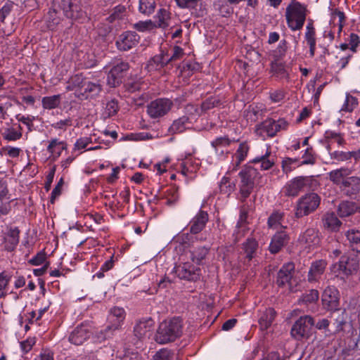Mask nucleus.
Listing matches in <instances>:
<instances>
[{
  "mask_svg": "<svg viewBox=\"0 0 360 360\" xmlns=\"http://www.w3.org/2000/svg\"><path fill=\"white\" fill-rule=\"evenodd\" d=\"M219 188L221 194L229 196L235 191L236 184L233 181H231L229 177L224 176L219 182Z\"/></svg>",
  "mask_w": 360,
  "mask_h": 360,
  "instance_id": "nucleus-35",
  "label": "nucleus"
},
{
  "mask_svg": "<svg viewBox=\"0 0 360 360\" xmlns=\"http://www.w3.org/2000/svg\"><path fill=\"white\" fill-rule=\"evenodd\" d=\"M240 254L244 255V263L248 264L257 255L259 243L255 238L248 237L242 244Z\"/></svg>",
  "mask_w": 360,
  "mask_h": 360,
  "instance_id": "nucleus-20",
  "label": "nucleus"
},
{
  "mask_svg": "<svg viewBox=\"0 0 360 360\" xmlns=\"http://www.w3.org/2000/svg\"><path fill=\"white\" fill-rule=\"evenodd\" d=\"M167 64H169V61L167 58V52L161 51L160 54L154 56L148 60L146 69L149 72L158 70L165 67Z\"/></svg>",
  "mask_w": 360,
  "mask_h": 360,
  "instance_id": "nucleus-26",
  "label": "nucleus"
},
{
  "mask_svg": "<svg viewBox=\"0 0 360 360\" xmlns=\"http://www.w3.org/2000/svg\"><path fill=\"white\" fill-rule=\"evenodd\" d=\"M271 71L276 77L280 79L288 78V73L285 65L281 63L274 62L271 63Z\"/></svg>",
  "mask_w": 360,
  "mask_h": 360,
  "instance_id": "nucleus-47",
  "label": "nucleus"
},
{
  "mask_svg": "<svg viewBox=\"0 0 360 360\" xmlns=\"http://www.w3.org/2000/svg\"><path fill=\"white\" fill-rule=\"evenodd\" d=\"M91 335V327L87 323H82L72 331V335L76 338H89Z\"/></svg>",
  "mask_w": 360,
  "mask_h": 360,
  "instance_id": "nucleus-46",
  "label": "nucleus"
},
{
  "mask_svg": "<svg viewBox=\"0 0 360 360\" xmlns=\"http://www.w3.org/2000/svg\"><path fill=\"white\" fill-rule=\"evenodd\" d=\"M305 40L307 43V44L309 46V56L310 57H314L315 55V51H316V32H306L304 34Z\"/></svg>",
  "mask_w": 360,
  "mask_h": 360,
  "instance_id": "nucleus-49",
  "label": "nucleus"
},
{
  "mask_svg": "<svg viewBox=\"0 0 360 360\" xmlns=\"http://www.w3.org/2000/svg\"><path fill=\"white\" fill-rule=\"evenodd\" d=\"M300 165L297 158H285L282 161V169L285 174L291 172Z\"/></svg>",
  "mask_w": 360,
  "mask_h": 360,
  "instance_id": "nucleus-45",
  "label": "nucleus"
},
{
  "mask_svg": "<svg viewBox=\"0 0 360 360\" xmlns=\"http://www.w3.org/2000/svg\"><path fill=\"white\" fill-rule=\"evenodd\" d=\"M322 302L328 310H336L339 305V292L334 286H328L322 295Z\"/></svg>",
  "mask_w": 360,
  "mask_h": 360,
  "instance_id": "nucleus-17",
  "label": "nucleus"
},
{
  "mask_svg": "<svg viewBox=\"0 0 360 360\" xmlns=\"http://www.w3.org/2000/svg\"><path fill=\"white\" fill-rule=\"evenodd\" d=\"M322 221L324 228L331 231H338L342 224L334 212L326 213Z\"/></svg>",
  "mask_w": 360,
  "mask_h": 360,
  "instance_id": "nucleus-29",
  "label": "nucleus"
},
{
  "mask_svg": "<svg viewBox=\"0 0 360 360\" xmlns=\"http://www.w3.org/2000/svg\"><path fill=\"white\" fill-rule=\"evenodd\" d=\"M304 186L302 179V176H297L288 181L283 189V192L285 196L295 197L304 191Z\"/></svg>",
  "mask_w": 360,
  "mask_h": 360,
  "instance_id": "nucleus-22",
  "label": "nucleus"
},
{
  "mask_svg": "<svg viewBox=\"0 0 360 360\" xmlns=\"http://www.w3.org/2000/svg\"><path fill=\"white\" fill-rule=\"evenodd\" d=\"M134 27L139 32L153 30L156 27L155 23L150 20L139 21L134 25Z\"/></svg>",
  "mask_w": 360,
  "mask_h": 360,
  "instance_id": "nucleus-55",
  "label": "nucleus"
},
{
  "mask_svg": "<svg viewBox=\"0 0 360 360\" xmlns=\"http://www.w3.org/2000/svg\"><path fill=\"white\" fill-rule=\"evenodd\" d=\"M248 228L247 224H237L236 229L232 234L233 241L234 244H236L242 238H243L247 232Z\"/></svg>",
  "mask_w": 360,
  "mask_h": 360,
  "instance_id": "nucleus-48",
  "label": "nucleus"
},
{
  "mask_svg": "<svg viewBox=\"0 0 360 360\" xmlns=\"http://www.w3.org/2000/svg\"><path fill=\"white\" fill-rule=\"evenodd\" d=\"M240 181L239 184L240 200L245 203L246 199L252 193L255 185L262 186V176L257 169L252 166H246L238 174Z\"/></svg>",
  "mask_w": 360,
  "mask_h": 360,
  "instance_id": "nucleus-2",
  "label": "nucleus"
},
{
  "mask_svg": "<svg viewBox=\"0 0 360 360\" xmlns=\"http://www.w3.org/2000/svg\"><path fill=\"white\" fill-rule=\"evenodd\" d=\"M12 276V272L9 271L4 270L0 273V299L6 297Z\"/></svg>",
  "mask_w": 360,
  "mask_h": 360,
  "instance_id": "nucleus-34",
  "label": "nucleus"
},
{
  "mask_svg": "<svg viewBox=\"0 0 360 360\" xmlns=\"http://www.w3.org/2000/svg\"><path fill=\"white\" fill-rule=\"evenodd\" d=\"M330 158L339 162L346 161L349 160V152H343L335 150L333 153H330Z\"/></svg>",
  "mask_w": 360,
  "mask_h": 360,
  "instance_id": "nucleus-61",
  "label": "nucleus"
},
{
  "mask_svg": "<svg viewBox=\"0 0 360 360\" xmlns=\"http://www.w3.org/2000/svg\"><path fill=\"white\" fill-rule=\"evenodd\" d=\"M154 321L149 318L139 321L135 326L134 332L136 338H150L153 334Z\"/></svg>",
  "mask_w": 360,
  "mask_h": 360,
  "instance_id": "nucleus-21",
  "label": "nucleus"
},
{
  "mask_svg": "<svg viewBox=\"0 0 360 360\" xmlns=\"http://www.w3.org/2000/svg\"><path fill=\"white\" fill-rule=\"evenodd\" d=\"M172 353L167 349H162L153 356L154 360H172Z\"/></svg>",
  "mask_w": 360,
  "mask_h": 360,
  "instance_id": "nucleus-60",
  "label": "nucleus"
},
{
  "mask_svg": "<svg viewBox=\"0 0 360 360\" xmlns=\"http://www.w3.org/2000/svg\"><path fill=\"white\" fill-rule=\"evenodd\" d=\"M140 40V37L136 32L126 31L119 35L115 45L118 50L127 51L135 47Z\"/></svg>",
  "mask_w": 360,
  "mask_h": 360,
  "instance_id": "nucleus-12",
  "label": "nucleus"
},
{
  "mask_svg": "<svg viewBox=\"0 0 360 360\" xmlns=\"http://www.w3.org/2000/svg\"><path fill=\"white\" fill-rule=\"evenodd\" d=\"M359 212V207L352 201H342L338 205V214L340 217H347L356 212Z\"/></svg>",
  "mask_w": 360,
  "mask_h": 360,
  "instance_id": "nucleus-30",
  "label": "nucleus"
},
{
  "mask_svg": "<svg viewBox=\"0 0 360 360\" xmlns=\"http://www.w3.org/2000/svg\"><path fill=\"white\" fill-rule=\"evenodd\" d=\"M276 316V311L273 308L266 309L259 319V324L262 330H267L272 324Z\"/></svg>",
  "mask_w": 360,
  "mask_h": 360,
  "instance_id": "nucleus-31",
  "label": "nucleus"
},
{
  "mask_svg": "<svg viewBox=\"0 0 360 360\" xmlns=\"http://www.w3.org/2000/svg\"><path fill=\"white\" fill-rule=\"evenodd\" d=\"M306 7L295 0L287 6L285 19L288 27L292 30H300L302 28L306 20Z\"/></svg>",
  "mask_w": 360,
  "mask_h": 360,
  "instance_id": "nucleus-3",
  "label": "nucleus"
},
{
  "mask_svg": "<svg viewBox=\"0 0 360 360\" xmlns=\"http://www.w3.org/2000/svg\"><path fill=\"white\" fill-rule=\"evenodd\" d=\"M189 118L187 116H182L177 120H175L172 124L170 126L169 131L172 134L181 133L186 130V124H188Z\"/></svg>",
  "mask_w": 360,
  "mask_h": 360,
  "instance_id": "nucleus-37",
  "label": "nucleus"
},
{
  "mask_svg": "<svg viewBox=\"0 0 360 360\" xmlns=\"http://www.w3.org/2000/svg\"><path fill=\"white\" fill-rule=\"evenodd\" d=\"M61 101V96L60 94L51 96H45L41 99L42 107L46 110H52L58 108Z\"/></svg>",
  "mask_w": 360,
  "mask_h": 360,
  "instance_id": "nucleus-36",
  "label": "nucleus"
},
{
  "mask_svg": "<svg viewBox=\"0 0 360 360\" xmlns=\"http://www.w3.org/2000/svg\"><path fill=\"white\" fill-rule=\"evenodd\" d=\"M288 124V122L283 119H279L278 121H276L269 118L257 126V131L259 134H262L263 131L266 132L268 136L273 137L278 131L281 129H285Z\"/></svg>",
  "mask_w": 360,
  "mask_h": 360,
  "instance_id": "nucleus-11",
  "label": "nucleus"
},
{
  "mask_svg": "<svg viewBox=\"0 0 360 360\" xmlns=\"http://www.w3.org/2000/svg\"><path fill=\"white\" fill-rule=\"evenodd\" d=\"M61 8L68 18L78 20L85 15L82 8V0H62Z\"/></svg>",
  "mask_w": 360,
  "mask_h": 360,
  "instance_id": "nucleus-9",
  "label": "nucleus"
},
{
  "mask_svg": "<svg viewBox=\"0 0 360 360\" xmlns=\"http://www.w3.org/2000/svg\"><path fill=\"white\" fill-rule=\"evenodd\" d=\"M155 0H139V11L146 15H150L155 11Z\"/></svg>",
  "mask_w": 360,
  "mask_h": 360,
  "instance_id": "nucleus-40",
  "label": "nucleus"
},
{
  "mask_svg": "<svg viewBox=\"0 0 360 360\" xmlns=\"http://www.w3.org/2000/svg\"><path fill=\"white\" fill-rule=\"evenodd\" d=\"M351 170L342 167L328 173L329 179L338 186L343 195L355 198L360 192V178L356 176H349Z\"/></svg>",
  "mask_w": 360,
  "mask_h": 360,
  "instance_id": "nucleus-1",
  "label": "nucleus"
},
{
  "mask_svg": "<svg viewBox=\"0 0 360 360\" xmlns=\"http://www.w3.org/2000/svg\"><path fill=\"white\" fill-rule=\"evenodd\" d=\"M174 271L180 279L189 281H196L199 280L201 275L200 269L195 266L190 262H184L175 266Z\"/></svg>",
  "mask_w": 360,
  "mask_h": 360,
  "instance_id": "nucleus-8",
  "label": "nucleus"
},
{
  "mask_svg": "<svg viewBox=\"0 0 360 360\" xmlns=\"http://www.w3.org/2000/svg\"><path fill=\"white\" fill-rule=\"evenodd\" d=\"M319 293L317 290L312 289L303 294L299 299V302L304 304L315 303L318 301Z\"/></svg>",
  "mask_w": 360,
  "mask_h": 360,
  "instance_id": "nucleus-44",
  "label": "nucleus"
},
{
  "mask_svg": "<svg viewBox=\"0 0 360 360\" xmlns=\"http://www.w3.org/2000/svg\"><path fill=\"white\" fill-rule=\"evenodd\" d=\"M304 188L314 191L319 186V181L313 176H302Z\"/></svg>",
  "mask_w": 360,
  "mask_h": 360,
  "instance_id": "nucleus-57",
  "label": "nucleus"
},
{
  "mask_svg": "<svg viewBox=\"0 0 360 360\" xmlns=\"http://www.w3.org/2000/svg\"><path fill=\"white\" fill-rule=\"evenodd\" d=\"M303 161L300 165H314L316 162V158L312 147H308L302 155Z\"/></svg>",
  "mask_w": 360,
  "mask_h": 360,
  "instance_id": "nucleus-51",
  "label": "nucleus"
},
{
  "mask_svg": "<svg viewBox=\"0 0 360 360\" xmlns=\"http://www.w3.org/2000/svg\"><path fill=\"white\" fill-rule=\"evenodd\" d=\"M290 236L285 231H277L271 238L269 250L271 254L278 253L290 241Z\"/></svg>",
  "mask_w": 360,
  "mask_h": 360,
  "instance_id": "nucleus-19",
  "label": "nucleus"
},
{
  "mask_svg": "<svg viewBox=\"0 0 360 360\" xmlns=\"http://www.w3.org/2000/svg\"><path fill=\"white\" fill-rule=\"evenodd\" d=\"M44 18L47 27L51 30H54L60 22V18L57 15L55 9H50Z\"/></svg>",
  "mask_w": 360,
  "mask_h": 360,
  "instance_id": "nucleus-39",
  "label": "nucleus"
},
{
  "mask_svg": "<svg viewBox=\"0 0 360 360\" xmlns=\"http://www.w3.org/2000/svg\"><path fill=\"white\" fill-rule=\"evenodd\" d=\"M220 104V101L214 97H210L202 102L201 105L202 110L207 111Z\"/></svg>",
  "mask_w": 360,
  "mask_h": 360,
  "instance_id": "nucleus-58",
  "label": "nucleus"
},
{
  "mask_svg": "<svg viewBox=\"0 0 360 360\" xmlns=\"http://www.w3.org/2000/svg\"><path fill=\"white\" fill-rule=\"evenodd\" d=\"M82 94L86 98L98 96L102 91V86L99 83L84 82L82 85Z\"/></svg>",
  "mask_w": 360,
  "mask_h": 360,
  "instance_id": "nucleus-32",
  "label": "nucleus"
},
{
  "mask_svg": "<svg viewBox=\"0 0 360 360\" xmlns=\"http://www.w3.org/2000/svg\"><path fill=\"white\" fill-rule=\"evenodd\" d=\"M125 318V311L124 309L120 307H114L111 309L110 314L109 315V321L112 323L110 326H108L105 329V335H115L113 333L117 330L121 323L123 322Z\"/></svg>",
  "mask_w": 360,
  "mask_h": 360,
  "instance_id": "nucleus-15",
  "label": "nucleus"
},
{
  "mask_svg": "<svg viewBox=\"0 0 360 360\" xmlns=\"http://www.w3.org/2000/svg\"><path fill=\"white\" fill-rule=\"evenodd\" d=\"M270 152L266 151L264 155L257 157L252 160L253 163H261V168L264 170L270 169L274 164V160L269 158Z\"/></svg>",
  "mask_w": 360,
  "mask_h": 360,
  "instance_id": "nucleus-41",
  "label": "nucleus"
},
{
  "mask_svg": "<svg viewBox=\"0 0 360 360\" xmlns=\"http://www.w3.org/2000/svg\"><path fill=\"white\" fill-rule=\"evenodd\" d=\"M248 150L249 146L247 145V143H242L239 145V147L235 153V158L236 159V166L240 165L241 162H243L245 160V157L247 156Z\"/></svg>",
  "mask_w": 360,
  "mask_h": 360,
  "instance_id": "nucleus-50",
  "label": "nucleus"
},
{
  "mask_svg": "<svg viewBox=\"0 0 360 360\" xmlns=\"http://www.w3.org/2000/svg\"><path fill=\"white\" fill-rule=\"evenodd\" d=\"M46 255L45 252H38L33 258L29 260V263L34 266H38L43 264L46 260Z\"/></svg>",
  "mask_w": 360,
  "mask_h": 360,
  "instance_id": "nucleus-64",
  "label": "nucleus"
},
{
  "mask_svg": "<svg viewBox=\"0 0 360 360\" xmlns=\"http://www.w3.org/2000/svg\"><path fill=\"white\" fill-rule=\"evenodd\" d=\"M184 55V52L183 49L178 46H174L172 49V54L171 56H169L167 52V58L169 63L180 59Z\"/></svg>",
  "mask_w": 360,
  "mask_h": 360,
  "instance_id": "nucleus-56",
  "label": "nucleus"
},
{
  "mask_svg": "<svg viewBox=\"0 0 360 360\" xmlns=\"http://www.w3.org/2000/svg\"><path fill=\"white\" fill-rule=\"evenodd\" d=\"M359 259L355 254H345L341 256L338 264H335L333 268L338 266V270L345 276L353 274L359 269Z\"/></svg>",
  "mask_w": 360,
  "mask_h": 360,
  "instance_id": "nucleus-10",
  "label": "nucleus"
},
{
  "mask_svg": "<svg viewBox=\"0 0 360 360\" xmlns=\"http://www.w3.org/2000/svg\"><path fill=\"white\" fill-rule=\"evenodd\" d=\"M58 146L60 148L57 152V158H58L61 155L62 151L67 149V143L65 141H59L58 139H52L47 146V151L51 154H54L56 152L55 148Z\"/></svg>",
  "mask_w": 360,
  "mask_h": 360,
  "instance_id": "nucleus-43",
  "label": "nucleus"
},
{
  "mask_svg": "<svg viewBox=\"0 0 360 360\" xmlns=\"http://www.w3.org/2000/svg\"><path fill=\"white\" fill-rule=\"evenodd\" d=\"M295 271V264L292 262L285 264L277 274L276 283L278 286L282 287L288 283L292 278Z\"/></svg>",
  "mask_w": 360,
  "mask_h": 360,
  "instance_id": "nucleus-24",
  "label": "nucleus"
},
{
  "mask_svg": "<svg viewBox=\"0 0 360 360\" xmlns=\"http://www.w3.org/2000/svg\"><path fill=\"white\" fill-rule=\"evenodd\" d=\"M319 330L322 334L319 335H324L329 337L335 335L338 332L342 330V322L330 323L327 319H319L318 321H314V330Z\"/></svg>",
  "mask_w": 360,
  "mask_h": 360,
  "instance_id": "nucleus-14",
  "label": "nucleus"
},
{
  "mask_svg": "<svg viewBox=\"0 0 360 360\" xmlns=\"http://www.w3.org/2000/svg\"><path fill=\"white\" fill-rule=\"evenodd\" d=\"M210 250V248L207 246L195 247L190 250V259L194 264L202 265L204 264Z\"/></svg>",
  "mask_w": 360,
  "mask_h": 360,
  "instance_id": "nucleus-27",
  "label": "nucleus"
},
{
  "mask_svg": "<svg viewBox=\"0 0 360 360\" xmlns=\"http://www.w3.org/2000/svg\"><path fill=\"white\" fill-rule=\"evenodd\" d=\"M284 214L279 211H274L268 218V226L271 229H277L282 224Z\"/></svg>",
  "mask_w": 360,
  "mask_h": 360,
  "instance_id": "nucleus-42",
  "label": "nucleus"
},
{
  "mask_svg": "<svg viewBox=\"0 0 360 360\" xmlns=\"http://www.w3.org/2000/svg\"><path fill=\"white\" fill-rule=\"evenodd\" d=\"M128 63L120 62L114 65L108 74L107 83L110 87H116L122 82L127 71L129 70Z\"/></svg>",
  "mask_w": 360,
  "mask_h": 360,
  "instance_id": "nucleus-13",
  "label": "nucleus"
},
{
  "mask_svg": "<svg viewBox=\"0 0 360 360\" xmlns=\"http://www.w3.org/2000/svg\"><path fill=\"white\" fill-rule=\"evenodd\" d=\"M357 105V99L355 97L347 95L346 100L342 110L351 112Z\"/></svg>",
  "mask_w": 360,
  "mask_h": 360,
  "instance_id": "nucleus-59",
  "label": "nucleus"
},
{
  "mask_svg": "<svg viewBox=\"0 0 360 360\" xmlns=\"http://www.w3.org/2000/svg\"><path fill=\"white\" fill-rule=\"evenodd\" d=\"M20 230L18 228H11L4 236V248L9 252L14 250L19 243Z\"/></svg>",
  "mask_w": 360,
  "mask_h": 360,
  "instance_id": "nucleus-28",
  "label": "nucleus"
},
{
  "mask_svg": "<svg viewBox=\"0 0 360 360\" xmlns=\"http://www.w3.org/2000/svg\"><path fill=\"white\" fill-rule=\"evenodd\" d=\"M176 4L182 8H189L191 13L196 17L202 16L205 10L202 9V3L201 0H175Z\"/></svg>",
  "mask_w": 360,
  "mask_h": 360,
  "instance_id": "nucleus-25",
  "label": "nucleus"
},
{
  "mask_svg": "<svg viewBox=\"0 0 360 360\" xmlns=\"http://www.w3.org/2000/svg\"><path fill=\"white\" fill-rule=\"evenodd\" d=\"M327 262L325 259H318L311 262L307 274V281L309 283H317L324 274Z\"/></svg>",
  "mask_w": 360,
  "mask_h": 360,
  "instance_id": "nucleus-16",
  "label": "nucleus"
},
{
  "mask_svg": "<svg viewBox=\"0 0 360 360\" xmlns=\"http://www.w3.org/2000/svg\"><path fill=\"white\" fill-rule=\"evenodd\" d=\"M13 8V3L6 2L0 9V20L4 22L6 18L11 13Z\"/></svg>",
  "mask_w": 360,
  "mask_h": 360,
  "instance_id": "nucleus-62",
  "label": "nucleus"
},
{
  "mask_svg": "<svg viewBox=\"0 0 360 360\" xmlns=\"http://www.w3.org/2000/svg\"><path fill=\"white\" fill-rule=\"evenodd\" d=\"M314 319L309 315L300 316L291 328V335L295 337L309 338L313 335Z\"/></svg>",
  "mask_w": 360,
  "mask_h": 360,
  "instance_id": "nucleus-6",
  "label": "nucleus"
},
{
  "mask_svg": "<svg viewBox=\"0 0 360 360\" xmlns=\"http://www.w3.org/2000/svg\"><path fill=\"white\" fill-rule=\"evenodd\" d=\"M321 203V197L316 193L302 195L297 202L295 217L297 219L315 212Z\"/></svg>",
  "mask_w": 360,
  "mask_h": 360,
  "instance_id": "nucleus-4",
  "label": "nucleus"
},
{
  "mask_svg": "<svg viewBox=\"0 0 360 360\" xmlns=\"http://www.w3.org/2000/svg\"><path fill=\"white\" fill-rule=\"evenodd\" d=\"M231 143V140L227 136H220L212 141L211 145L217 151L219 148L229 146Z\"/></svg>",
  "mask_w": 360,
  "mask_h": 360,
  "instance_id": "nucleus-53",
  "label": "nucleus"
},
{
  "mask_svg": "<svg viewBox=\"0 0 360 360\" xmlns=\"http://www.w3.org/2000/svg\"><path fill=\"white\" fill-rule=\"evenodd\" d=\"M207 221V213L205 211L200 210L190 221V232L192 234H197L200 233L205 228Z\"/></svg>",
  "mask_w": 360,
  "mask_h": 360,
  "instance_id": "nucleus-23",
  "label": "nucleus"
},
{
  "mask_svg": "<svg viewBox=\"0 0 360 360\" xmlns=\"http://www.w3.org/2000/svg\"><path fill=\"white\" fill-rule=\"evenodd\" d=\"M35 344V339H25L20 342L21 350L25 354L29 352Z\"/></svg>",
  "mask_w": 360,
  "mask_h": 360,
  "instance_id": "nucleus-63",
  "label": "nucleus"
},
{
  "mask_svg": "<svg viewBox=\"0 0 360 360\" xmlns=\"http://www.w3.org/2000/svg\"><path fill=\"white\" fill-rule=\"evenodd\" d=\"M173 103L167 98H158L147 105V112L151 118H159L165 115L172 108Z\"/></svg>",
  "mask_w": 360,
  "mask_h": 360,
  "instance_id": "nucleus-7",
  "label": "nucleus"
},
{
  "mask_svg": "<svg viewBox=\"0 0 360 360\" xmlns=\"http://www.w3.org/2000/svg\"><path fill=\"white\" fill-rule=\"evenodd\" d=\"M298 242L309 249L317 247L321 242L319 231L315 229L308 228L300 235Z\"/></svg>",
  "mask_w": 360,
  "mask_h": 360,
  "instance_id": "nucleus-18",
  "label": "nucleus"
},
{
  "mask_svg": "<svg viewBox=\"0 0 360 360\" xmlns=\"http://www.w3.org/2000/svg\"><path fill=\"white\" fill-rule=\"evenodd\" d=\"M127 8L123 5L116 6L112 13L106 18L110 23L114 22L115 20H122L126 15Z\"/></svg>",
  "mask_w": 360,
  "mask_h": 360,
  "instance_id": "nucleus-38",
  "label": "nucleus"
},
{
  "mask_svg": "<svg viewBox=\"0 0 360 360\" xmlns=\"http://www.w3.org/2000/svg\"><path fill=\"white\" fill-rule=\"evenodd\" d=\"M345 236L352 249L360 253V231L352 229L345 233Z\"/></svg>",
  "mask_w": 360,
  "mask_h": 360,
  "instance_id": "nucleus-33",
  "label": "nucleus"
},
{
  "mask_svg": "<svg viewBox=\"0 0 360 360\" xmlns=\"http://www.w3.org/2000/svg\"><path fill=\"white\" fill-rule=\"evenodd\" d=\"M158 333L162 338H180L183 335V320L180 317L163 321L159 326Z\"/></svg>",
  "mask_w": 360,
  "mask_h": 360,
  "instance_id": "nucleus-5",
  "label": "nucleus"
},
{
  "mask_svg": "<svg viewBox=\"0 0 360 360\" xmlns=\"http://www.w3.org/2000/svg\"><path fill=\"white\" fill-rule=\"evenodd\" d=\"M2 136L7 141H16L20 139L22 134L14 129H6L2 133Z\"/></svg>",
  "mask_w": 360,
  "mask_h": 360,
  "instance_id": "nucleus-54",
  "label": "nucleus"
},
{
  "mask_svg": "<svg viewBox=\"0 0 360 360\" xmlns=\"http://www.w3.org/2000/svg\"><path fill=\"white\" fill-rule=\"evenodd\" d=\"M119 110L118 102L115 99H112L106 103L105 114L108 117H112L117 114Z\"/></svg>",
  "mask_w": 360,
  "mask_h": 360,
  "instance_id": "nucleus-52",
  "label": "nucleus"
}]
</instances>
